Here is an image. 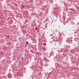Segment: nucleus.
I'll return each instance as SVG.
<instances>
[{"label": "nucleus", "instance_id": "nucleus-1", "mask_svg": "<svg viewBox=\"0 0 79 79\" xmlns=\"http://www.w3.org/2000/svg\"><path fill=\"white\" fill-rule=\"evenodd\" d=\"M26 44H28V42H26Z\"/></svg>", "mask_w": 79, "mask_h": 79}]
</instances>
